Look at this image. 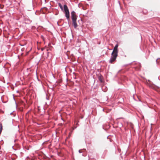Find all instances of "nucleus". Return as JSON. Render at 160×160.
Segmentation results:
<instances>
[{
  "label": "nucleus",
  "instance_id": "obj_4",
  "mask_svg": "<svg viewBox=\"0 0 160 160\" xmlns=\"http://www.w3.org/2000/svg\"><path fill=\"white\" fill-rule=\"evenodd\" d=\"M100 82H103L102 77V76H100L98 78Z\"/></svg>",
  "mask_w": 160,
  "mask_h": 160
},
{
  "label": "nucleus",
  "instance_id": "obj_6",
  "mask_svg": "<svg viewBox=\"0 0 160 160\" xmlns=\"http://www.w3.org/2000/svg\"><path fill=\"white\" fill-rule=\"evenodd\" d=\"M46 98L47 100H49V98L48 97H46Z\"/></svg>",
  "mask_w": 160,
  "mask_h": 160
},
{
  "label": "nucleus",
  "instance_id": "obj_10",
  "mask_svg": "<svg viewBox=\"0 0 160 160\" xmlns=\"http://www.w3.org/2000/svg\"><path fill=\"white\" fill-rule=\"evenodd\" d=\"M46 104H47V105L48 104L47 103V102H46Z\"/></svg>",
  "mask_w": 160,
  "mask_h": 160
},
{
  "label": "nucleus",
  "instance_id": "obj_13",
  "mask_svg": "<svg viewBox=\"0 0 160 160\" xmlns=\"http://www.w3.org/2000/svg\"><path fill=\"white\" fill-rule=\"evenodd\" d=\"M50 102H49V103H50Z\"/></svg>",
  "mask_w": 160,
  "mask_h": 160
},
{
  "label": "nucleus",
  "instance_id": "obj_1",
  "mask_svg": "<svg viewBox=\"0 0 160 160\" xmlns=\"http://www.w3.org/2000/svg\"><path fill=\"white\" fill-rule=\"evenodd\" d=\"M118 45L117 44L114 47L113 51L111 54V57L110 59L109 62L112 63L113 62L116 61L117 57L118 55Z\"/></svg>",
  "mask_w": 160,
  "mask_h": 160
},
{
  "label": "nucleus",
  "instance_id": "obj_7",
  "mask_svg": "<svg viewBox=\"0 0 160 160\" xmlns=\"http://www.w3.org/2000/svg\"><path fill=\"white\" fill-rule=\"evenodd\" d=\"M78 152H79V153H81V152H81V150H79V151H78Z\"/></svg>",
  "mask_w": 160,
  "mask_h": 160
},
{
  "label": "nucleus",
  "instance_id": "obj_11",
  "mask_svg": "<svg viewBox=\"0 0 160 160\" xmlns=\"http://www.w3.org/2000/svg\"><path fill=\"white\" fill-rule=\"evenodd\" d=\"M105 88H104V89L106 88H105Z\"/></svg>",
  "mask_w": 160,
  "mask_h": 160
},
{
  "label": "nucleus",
  "instance_id": "obj_2",
  "mask_svg": "<svg viewBox=\"0 0 160 160\" xmlns=\"http://www.w3.org/2000/svg\"><path fill=\"white\" fill-rule=\"evenodd\" d=\"M58 5L62 10L64 9L65 12V15L67 19L68 20L70 18V14L68 8L66 5L65 4L63 6V8L62 5L60 3H58Z\"/></svg>",
  "mask_w": 160,
  "mask_h": 160
},
{
  "label": "nucleus",
  "instance_id": "obj_8",
  "mask_svg": "<svg viewBox=\"0 0 160 160\" xmlns=\"http://www.w3.org/2000/svg\"><path fill=\"white\" fill-rule=\"evenodd\" d=\"M158 58L156 60V62H157V63H158Z\"/></svg>",
  "mask_w": 160,
  "mask_h": 160
},
{
  "label": "nucleus",
  "instance_id": "obj_5",
  "mask_svg": "<svg viewBox=\"0 0 160 160\" xmlns=\"http://www.w3.org/2000/svg\"><path fill=\"white\" fill-rule=\"evenodd\" d=\"M105 87V86H102V90L104 92H105L106 91H107V88H106V90H103V89H104V88Z\"/></svg>",
  "mask_w": 160,
  "mask_h": 160
},
{
  "label": "nucleus",
  "instance_id": "obj_3",
  "mask_svg": "<svg viewBox=\"0 0 160 160\" xmlns=\"http://www.w3.org/2000/svg\"><path fill=\"white\" fill-rule=\"evenodd\" d=\"M71 19L72 21V25L75 28H76L78 27L77 23V16L76 12L74 11H72L71 12Z\"/></svg>",
  "mask_w": 160,
  "mask_h": 160
},
{
  "label": "nucleus",
  "instance_id": "obj_9",
  "mask_svg": "<svg viewBox=\"0 0 160 160\" xmlns=\"http://www.w3.org/2000/svg\"><path fill=\"white\" fill-rule=\"evenodd\" d=\"M44 48H42V51H43V50H44Z\"/></svg>",
  "mask_w": 160,
  "mask_h": 160
},
{
  "label": "nucleus",
  "instance_id": "obj_12",
  "mask_svg": "<svg viewBox=\"0 0 160 160\" xmlns=\"http://www.w3.org/2000/svg\"><path fill=\"white\" fill-rule=\"evenodd\" d=\"M105 88H104V89L106 88H105Z\"/></svg>",
  "mask_w": 160,
  "mask_h": 160
}]
</instances>
